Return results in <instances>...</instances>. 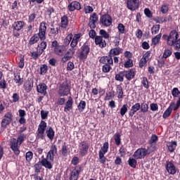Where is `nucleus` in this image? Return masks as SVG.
I'll return each mask as SVG.
<instances>
[{
    "instance_id": "nucleus-1",
    "label": "nucleus",
    "mask_w": 180,
    "mask_h": 180,
    "mask_svg": "<svg viewBox=\"0 0 180 180\" xmlns=\"http://www.w3.org/2000/svg\"><path fill=\"white\" fill-rule=\"evenodd\" d=\"M162 38L167 40V46L174 47L175 50L180 49V38L179 33L176 30H173L170 32L169 35L164 34Z\"/></svg>"
},
{
    "instance_id": "nucleus-2",
    "label": "nucleus",
    "mask_w": 180,
    "mask_h": 180,
    "mask_svg": "<svg viewBox=\"0 0 180 180\" xmlns=\"http://www.w3.org/2000/svg\"><path fill=\"white\" fill-rule=\"evenodd\" d=\"M47 23L41 22L39 25L38 34H34L29 40L30 46L36 44L39 40H44L46 39V32L47 30Z\"/></svg>"
},
{
    "instance_id": "nucleus-3",
    "label": "nucleus",
    "mask_w": 180,
    "mask_h": 180,
    "mask_svg": "<svg viewBox=\"0 0 180 180\" xmlns=\"http://www.w3.org/2000/svg\"><path fill=\"white\" fill-rule=\"evenodd\" d=\"M81 37H82V34L81 33L75 34L74 35H72V34H69L64 39V44L65 46H69L70 43L71 49H75Z\"/></svg>"
},
{
    "instance_id": "nucleus-4",
    "label": "nucleus",
    "mask_w": 180,
    "mask_h": 180,
    "mask_svg": "<svg viewBox=\"0 0 180 180\" xmlns=\"http://www.w3.org/2000/svg\"><path fill=\"white\" fill-rule=\"evenodd\" d=\"M108 151H109V143L105 142L98 151V161L100 164H106L107 159L106 157H105V154H106Z\"/></svg>"
},
{
    "instance_id": "nucleus-5",
    "label": "nucleus",
    "mask_w": 180,
    "mask_h": 180,
    "mask_svg": "<svg viewBox=\"0 0 180 180\" xmlns=\"http://www.w3.org/2000/svg\"><path fill=\"white\" fill-rule=\"evenodd\" d=\"M47 129V123L44 121H41L40 124L38 126V129L37 130V140H44V131Z\"/></svg>"
},
{
    "instance_id": "nucleus-6",
    "label": "nucleus",
    "mask_w": 180,
    "mask_h": 180,
    "mask_svg": "<svg viewBox=\"0 0 180 180\" xmlns=\"http://www.w3.org/2000/svg\"><path fill=\"white\" fill-rule=\"evenodd\" d=\"M25 26V22L23 21H15L12 25L13 27V34L14 37H19L20 36V34L19 32L23 29Z\"/></svg>"
},
{
    "instance_id": "nucleus-7",
    "label": "nucleus",
    "mask_w": 180,
    "mask_h": 180,
    "mask_svg": "<svg viewBox=\"0 0 180 180\" xmlns=\"http://www.w3.org/2000/svg\"><path fill=\"white\" fill-rule=\"evenodd\" d=\"M70 91V84H68V82H64L59 86L58 95L60 96H68Z\"/></svg>"
},
{
    "instance_id": "nucleus-8",
    "label": "nucleus",
    "mask_w": 180,
    "mask_h": 180,
    "mask_svg": "<svg viewBox=\"0 0 180 180\" xmlns=\"http://www.w3.org/2000/svg\"><path fill=\"white\" fill-rule=\"evenodd\" d=\"M89 150V143L86 141H83L79 143V154L80 157H85Z\"/></svg>"
},
{
    "instance_id": "nucleus-9",
    "label": "nucleus",
    "mask_w": 180,
    "mask_h": 180,
    "mask_svg": "<svg viewBox=\"0 0 180 180\" xmlns=\"http://www.w3.org/2000/svg\"><path fill=\"white\" fill-rule=\"evenodd\" d=\"M148 154V150L146 148H140L134 152L133 157L135 160H143Z\"/></svg>"
},
{
    "instance_id": "nucleus-10",
    "label": "nucleus",
    "mask_w": 180,
    "mask_h": 180,
    "mask_svg": "<svg viewBox=\"0 0 180 180\" xmlns=\"http://www.w3.org/2000/svg\"><path fill=\"white\" fill-rule=\"evenodd\" d=\"M112 17L109 14H104L100 18V25L104 27H109L112 26Z\"/></svg>"
},
{
    "instance_id": "nucleus-11",
    "label": "nucleus",
    "mask_w": 180,
    "mask_h": 180,
    "mask_svg": "<svg viewBox=\"0 0 180 180\" xmlns=\"http://www.w3.org/2000/svg\"><path fill=\"white\" fill-rule=\"evenodd\" d=\"M10 148L12 150V151L15 154V155H19L20 154V150L19 148H20V145L18 143V141L15 138H12L10 140Z\"/></svg>"
},
{
    "instance_id": "nucleus-12",
    "label": "nucleus",
    "mask_w": 180,
    "mask_h": 180,
    "mask_svg": "<svg viewBox=\"0 0 180 180\" xmlns=\"http://www.w3.org/2000/svg\"><path fill=\"white\" fill-rule=\"evenodd\" d=\"M91 51V48L86 44H84L80 48L79 57L82 60H86L88 54Z\"/></svg>"
},
{
    "instance_id": "nucleus-13",
    "label": "nucleus",
    "mask_w": 180,
    "mask_h": 180,
    "mask_svg": "<svg viewBox=\"0 0 180 180\" xmlns=\"http://www.w3.org/2000/svg\"><path fill=\"white\" fill-rule=\"evenodd\" d=\"M165 169L169 175H175L178 171L176 166H175L174 161L172 160L166 162Z\"/></svg>"
},
{
    "instance_id": "nucleus-14",
    "label": "nucleus",
    "mask_w": 180,
    "mask_h": 180,
    "mask_svg": "<svg viewBox=\"0 0 180 180\" xmlns=\"http://www.w3.org/2000/svg\"><path fill=\"white\" fill-rule=\"evenodd\" d=\"M81 166L77 165L76 166L74 169L70 174V180H78L79 178V174H81L82 171Z\"/></svg>"
},
{
    "instance_id": "nucleus-15",
    "label": "nucleus",
    "mask_w": 180,
    "mask_h": 180,
    "mask_svg": "<svg viewBox=\"0 0 180 180\" xmlns=\"http://www.w3.org/2000/svg\"><path fill=\"white\" fill-rule=\"evenodd\" d=\"M13 115L12 112H8L5 114L2 121H1V127H6L8 124H11V122H12V118Z\"/></svg>"
},
{
    "instance_id": "nucleus-16",
    "label": "nucleus",
    "mask_w": 180,
    "mask_h": 180,
    "mask_svg": "<svg viewBox=\"0 0 180 180\" xmlns=\"http://www.w3.org/2000/svg\"><path fill=\"white\" fill-rule=\"evenodd\" d=\"M75 53V49L74 48L70 49L69 51L62 58L61 61L63 63H67V61H70V60L72 58Z\"/></svg>"
},
{
    "instance_id": "nucleus-17",
    "label": "nucleus",
    "mask_w": 180,
    "mask_h": 180,
    "mask_svg": "<svg viewBox=\"0 0 180 180\" xmlns=\"http://www.w3.org/2000/svg\"><path fill=\"white\" fill-rule=\"evenodd\" d=\"M99 63H101V64L113 65V58L109 54L108 56H102L99 60Z\"/></svg>"
},
{
    "instance_id": "nucleus-18",
    "label": "nucleus",
    "mask_w": 180,
    "mask_h": 180,
    "mask_svg": "<svg viewBox=\"0 0 180 180\" xmlns=\"http://www.w3.org/2000/svg\"><path fill=\"white\" fill-rule=\"evenodd\" d=\"M41 164L42 167H44V168H47L48 169H51L53 168V161L50 160L49 158H44V156H43V158L41 160Z\"/></svg>"
},
{
    "instance_id": "nucleus-19",
    "label": "nucleus",
    "mask_w": 180,
    "mask_h": 180,
    "mask_svg": "<svg viewBox=\"0 0 180 180\" xmlns=\"http://www.w3.org/2000/svg\"><path fill=\"white\" fill-rule=\"evenodd\" d=\"M127 5L130 11H136V9H139V0H128Z\"/></svg>"
},
{
    "instance_id": "nucleus-20",
    "label": "nucleus",
    "mask_w": 180,
    "mask_h": 180,
    "mask_svg": "<svg viewBox=\"0 0 180 180\" xmlns=\"http://www.w3.org/2000/svg\"><path fill=\"white\" fill-rule=\"evenodd\" d=\"M57 154V146L52 145L50 150L48 152L46 158H49L50 161H54V155Z\"/></svg>"
},
{
    "instance_id": "nucleus-21",
    "label": "nucleus",
    "mask_w": 180,
    "mask_h": 180,
    "mask_svg": "<svg viewBox=\"0 0 180 180\" xmlns=\"http://www.w3.org/2000/svg\"><path fill=\"white\" fill-rule=\"evenodd\" d=\"M37 91L46 96L47 95V85L44 83L39 84L37 86Z\"/></svg>"
},
{
    "instance_id": "nucleus-22",
    "label": "nucleus",
    "mask_w": 180,
    "mask_h": 180,
    "mask_svg": "<svg viewBox=\"0 0 180 180\" xmlns=\"http://www.w3.org/2000/svg\"><path fill=\"white\" fill-rule=\"evenodd\" d=\"M95 44L96 46L101 47V49L106 47V41H105V39H103L101 36H96L95 37Z\"/></svg>"
},
{
    "instance_id": "nucleus-23",
    "label": "nucleus",
    "mask_w": 180,
    "mask_h": 180,
    "mask_svg": "<svg viewBox=\"0 0 180 180\" xmlns=\"http://www.w3.org/2000/svg\"><path fill=\"white\" fill-rule=\"evenodd\" d=\"M141 105L139 103H136L132 105L129 112V117H133V116L136 115V112H139V110L141 109Z\"/></svg>"
},
{
    "instance_id": "nucleus-24",
    "label": "nucleus",
    "mask_w": 180,
    "mask_h": 180,
    "mask_svg": "<svg viewBox=\"0 0 180 180\" xmlns=\"http://www.w3.org/2000/svg\"><path fill=\"white\" fill-rule=\"evenodd\" d=\"M123 75L125 77V78L127 79V81H131L133 78H134V76L136 74L134 73V70L132 69H130L127 71L123 72Z\"/></svg>"
},
{
    "instance_id": "nucleus-25",
    "label": "nucleus",
    "mask_w": 180,
    "mask_h": 180,
    "mask_svg": "<svg viewBox=\"0 0 180 180\" xmlns=\"http://www.w3.org/2000/svg\"><path fill=\"white\" fill-rule=\"evenodd\" d=\"M68 9L71 12L74 11H79L81 9V4L78 1H72L68 5Z\"/></svg>"
},
{
    "instance_id": "nucleus-26",
    "label": "nucleus",
    "mask_w": 180,
    "mask_h": 180,
    "mask_svg": "<svg viewBox=\"0 0 180 180\" xmlns=\"http://www.w3.org/2000/svg\"><path fill=\"white\" fill-rule=\"evenodd\" d=\"M72 105H74V101L72 100V97L69 96L68 100L67 101L64 107V112H70V110L72 109Z\"/></svg>"
},
{
    "instance_id": "nucleus-27",
    "label": "nucleus",
    "mask_w": 180,
    "mask_h": 180,
    "mask_svg": "<svg viewBox=\"0 0 180 180\" xmlns=\"http://www.w3.org/2000/svg\"><path fill=\"white\" fill-rule=\"evenodd\" d=\"M123 53V49L117 47L113 48L110 50L109 54L111 57H115V56H119Z\"/></svg>"
},
{
    "instance_id": "nucleus-28",
    "label": "nucleus",
    "mask_w": 180,
    "mask_h": 180,
    "mask_svg": "<svg viewBox=\"0 0 180 180\" xmlns=\"http://www.w3.org/2000/svg\"><path fill=\"white\" fill-rule=\"evenodd\" d=\"M24 89L26 92L29 93L33 89V80L30 79L24 84Z\"/></svg>"
},
{
    "instance_id": "nucleus-29",
    "label": "nucleus",
    "mask_w": 180,
    "mask_h": 180,
    "mask_svg": "<svg viewBox=\"0 0 180 180\" xmlns=\"http://www.w3.org/2000/svg\"><path fill=\"white\" fill-rule=\"evenodd\" d=\"M174 102H172L168 107V108L163 113L162 117L163 119H167L171 116V113H172V110H174Z\"/></svg>"
},
{
    "instance_id": "nucleus-30",
    "label": "nucleus",
    "mask_w": 180,
    "mask_h": 180,
    "mask_svg": "<svg viewBox=\"0 0 180 180\" xmlns=\"http://www.w3.org/2000/svg\"><path fill=\"white\" fill-rule=\"evenodd\" d=\"M58 32H60V28H58V27H53L50 29L49 36L57 39L58 37Z\"/></svg>"
},
{
    "instance_id": "nucleus-31",
    "label": "nucleus",
    "mask_w": 180,
    "mask_h": 180,
    "mask_svg": "<svg viewBox=\"0 0 180 180\" xmlns=\"http://www.w3.org/2000/svg\"><path fill=\"white\" fill-rule=\"evenodd\" d=\"M46 134L49 140L53 141L54 139L56 132L54 131V129H53V128L50 127L46 129Z\"/></svg>"
},
{
    "instance_id": "nucleus-32",
    "label": "nucleus",
    "mask_w": 180,
    "mask_h": 180,
    "mask_svg": "<svg viewBox=\"0 0 180 180\" xmlns=\"http://www.w3.org/2000/svg\"><path fill=\"white\" fill-rule=\"evenodd\" d=\"M176 141H171L167 143V147L169 153H174V151H175V149L176 148Z\"/></svg>"
},
{
    "instance_id": "nucleus-33",
    "label": "nucleus",
    "mask_w": 180,
    "mask_h": 180,
    "mask_svg": "<svg viewBox=\"0 0 180 180\" xmlns=\"http://www.w3.org/2000/svg\"><path fill=\"white\" fill-rule=\"evenodd\" d=\"M53 51L56 56H63L64 51H65V46L64 45H60L58 48L53 49Z\"/></svg>"
},
{
    "instance_id": "nucleus-34",
    "label": "nucleus",
    "mask_w": 180,
    "mask_h": 180,
    "mask_svg": "<svg viewBox=\"0 0 180 180\" xmlns=\"http://www.w3.org/2000/svg\"><path fill=\"white\" fill-rule=\"evenodd\" d=\"M60 27H61V29H67V27H68V16L64 15L61 18Z\"/></svg>"
},
{
    "instance_id": "nucleus-35",
    "label": "nucleus",
    "mask_w": 180,
    "mask_h": 180,
    "mask_svg": "<svg viewBox=\"0 0 180 180\" xmlns=\"http://www.w3.org/2000/svg\"><path fill=\"white\" fill-rule=\"evenodd\" d=\"M116 92L118 99H122L123 98V88L121 84L116 86Z\"/></svg>"
},
{
    "instance_id": "nucleus-36",
    "label": "nucleus",
    "mask_w": 180,
    "mask_h": 180,
    "mask_svg": "<svg viewBox=\"0 0 180 180\" xmlns=\"http://www.w3.org/2000/svg\"><path fill=\"white\" fill-rule=\"evenodd\" d=\"M44 41V40H42V41L38 45L37 48L41 53H44V51L46 49H47V42Z\"/></svg>"
},
{
    "instance_id": "nucleus-37",
    "label": "nucleus",
    "mask_w": 180,
    "mask_h": 180,
    "mask_svg": "<svg viewBox=\"0 0 180 180\" xmlns=\"http://www.w3.org/2000/svg\"><path fill=\"white\" fill-rule=\"evenodd\" d=\"M13 80L16 84H18V86L23 84V81H22V79L20 78V73H14Z\"/></svg>"
},
{
    "instance_id": "nucleus-38",
    "label": "nucleus",
    "mask_w": 180,
    "mask_h": 180,
    "mask_svg": "<svg viewBox=\"0 0 180 180\" xmlns=\"http://www.w3.org/2000/svg\"><path fill=\"white\" fill-rule=\"evenodd\" d=\"M162 37V34L160 33L156 35L155 37L152 39V44L153 46H157L158 43H160V40H161V37Z\"/></svg>"
},
{
    "instance_id": "nucleus-39",
    "label": "nucleus",
    "mask_w": 180,
    "mask_h": 180,
    "mask_svg": "<svg viewBox=\"0 0 180 180\" xmlns=\"http://www.w3.org/2000/svg\"><path fill=\"white\" fill-rule=\"evenodd\" d=\"M69 150L68 146H67V143L65 142L61 148L62 155H63V157H67V155H68Z\"/></svg>"
},
{
    "instance_id": "nucleus-40",
    "label": "nucleus",
    "mask_w": 180,
    "mask_h": 180,
    "mask_svg": "<svg viewBox=\"0 0 180 180\" xmlns=\"http://www.w3.org/2000/svg\"><path fill=\"white\" fill-rule=\"evenodd\" d=\"M86 108V102H85L84 101H81L79 105H77V109L79 112H80V113H82V112H84Z\"/></svg>"
},
{
    "instance_id": "nucleus-41",
    "label": "nucleus",
    "mask_w": 180,
    "mask_h": 180,
    "mask_svg": "<svg viewBox=\"0 0 180 180\" xmlns=\"http://www.w3.org/2000/svg\"><path fill=\"white\" fill-rule=\"evenodd\" d=\"M47 71H49V66L47 65L44 64L40 66V75H46L47 74Z\"/></svg>"
},
{
    "instance_id": "nucleus-42",
    "label": "nucleus",
    "mask_w": 180,
    "mask_h": 180,
    "mask_svg": "<svg viewBox=\"0 0 180 180\" xmlns=\"http://www.w3.org/2000/svg\"><path fill=\"white\" fill-rule=\"evenodd\" d=\"M41 54H43V53L37 49L36 51L31 53V57L33 58V60H37V58H39Z\"/></svg>"
},
{
    "instance_id": "nucleus-43",
    "label": "nucleus",
    "mask_w": 180,
    "mask_h": 180,
    "mask_svg": "<svg viewBox=\"0 0 180 180\" xmlns=\"http://www.w3.org/2000/svg\"><path fill=\"white\" fill-rule=\"evenodd\" d=\"M121 135L119 133H115L114 134V140L115 142L116 146H120L122 143V139H120Z\"/></svg>"
},
{
    "instance_id": "nucleus-44",
    "label": "nucleus",
    "mask_w": 180,
    "mask_h": 180,
    "mask_svg": "<svg viewBox=\"0 0 180 180\" xmlns=\"http://www.w3.org/2000/svg\"><path fill=\"white\" fill-rule=\"evenodd\" d=\"M26 139V134H20V135L18 136L16 141L17 143L20 145L22 146L23 141H25V139Z\"/></svg>"
},
{
    "instance_id": "nucleus-45",
    "label": "nucleus",
    "mask_w": 180,
    "mask_h": 180,
    "mask_svg": "<svg viewBox=\"0 0 180 180\" xmlns=\"http://www.w3.org/2000/svg\"><path fill=\"white\" fill-rule=\"evenodd\" d=\"M42 167H43V165H41V161H39L37 163H36L34 165L35 174H39L40 172V171H41Z\"/></svg>"
},
{
    "instance_id": "nucleus-46",
    "label": "nucleus",
    "mask_w": 180,
    "mask_h": 180,
    "mask_svg": "<svg viewBox=\"0 0 180 180\" xmlns=\"http://www.w3.org/2000/svg\"><path fill=\"white\" fill-rule=\"evenodd\" d=\"M128 106H127V104H124L120 110V113L122 116V117H123V116H124V115H126V113H127V111L129 110V109L127 108Z\"/></svg>"
},
{
    "instance_id": "nucleus-47",
    "label": "nucleus",
    "mask_w": 180,
    "mask_h": 180,
    "mask_svg": "<svg viewBox=\"0 0 180 180\" xmlns=\"http://www.w3.org/2000/svg\"><path fill=\"white\" fill-rule=\"evenodd\" d=\"M98 34H100V37H102V39H108L110 37L109 33L105 30H101Z\"/></svg>"
},
{
    "instance_id": "nucleus-48",
    "label": "nucleus",
    "mask_w": 180,
    "mask_h": 180,
    "mask_svg": "<svg viewBox=\"0 0 180 180\" xmlns=\"http://www.w3.org/2000/svg\"><path fill=\"white\" fill-rule=\"evenodd\" d=\"M117 30L120 34H124V33H126V27H124V25H123L122 23L118 24Z\"/></svg>"
},
{
    "instance_id": "nucleus-49",
    "label": "nucleus",
    "mask_w": 180,
    "mask_h": 180,
    "mask_svg": "<svg viewBox=\"0 0 180 180\" xmlns=\"http://www.w3.org/2000/svg\"><path fill=\"white\" fill-rule=\"evenodd\" d=\"M160 26L158 24L153 25L151 28V34L153 35L158 34V32H160Z\"/></svg>"
},
{
    "instance_id": "nucleus-50",
    "label": "nucleus",
    "mask_w": 180,
    "mask_h": 180,
    "mask_svg": "<svg viewBox=\"0 0 180 180\" xmlns=\"http://www.w3.org/2000/svg\"><path fill=\"white\" fill-rule=\"evenodd\" d=\"M128 164L129 166L131 167V168H136L137 165V160L134 158H129L128 160Z\"/></svg>"
},
{
    "instance_id": "nucleus-51",
    "label": "nucleus",
    "mask_w": 180,
    "mask_h": 180,
    "mask_svg": "<svg viewBox=\"0 0 180 180\" xmlns=\"http://www.w3.org/2000/svg\"><path fill=\"white\" fill-rule=\"evenodd\" d=\"M141 112H142V113H147V112H148V104L142 103L141 104Z\"/></svg>"
},
{
    "instance_id": "nucleus-52",
    "label": "nucleus",
    "mask_w": 180,
    "mask_h": 180,
    "mask_svg": "<svg viewBox=\"0 0 180 180\" xmlns=\"http://www.w3.org/2000/svg\"><path fill=\"white\" fill-rule=\"evenodd\" d=\"M172 95L174 98H180V91L178 88L174 87L172 91Z\"/></svg>"
},
{
    "instance_id": "nucleus-53",
    "label": "nucleus",
    "mask_w": 180,
    "mask_h": 180,
    "mask_svg": "<svg viewBox=\"0 0 180 180\" xmlns=\"http://www.w3.org/2000/svg\"><path fill=\"white\" fill-rule=\"evenodd\" d=\"M112 67H113V65H103L102 68L103 72H110Z\"/></svg>"
},
{
    "instance_id": "nucleus-54",
    "label": "nucleus",
    "mask_w": 180,
    "mask_h": 180,
    "mask_svg": "<svg viewBox=\"0 0 180 180\" xmlns=\"http://www.w3.org/2000/svg\"><path fill=\"white\" fill-rule=\"evenodd\" d=\"M172 55V49H165L163 53V58H168V57H171Z\"/></svg>"
},
{
    "instance_id": "nucleus-55",
    "label": "nucleus",
    "mask_w": 180,
    "mask_h": 180,
    "mask_svg": "<svg viewBox=\"0 0 180 180\" xmlns=\"http://www.w3.org/2000/svg\"><path fill=\"white\" fill-rule=\"evenodd\" d=\"M25 159L27 162H30L33 160V153L32 151H28L25 154Z\"/></svg>"
},
{
    "instance_id": "nucleus-56",
    "label": "nucleus",
    "mask_w": 180,
    "mask_h": 180,
    "mask_svg": "<svg viewBox=\"0 0 180 180\" xmlns=\"http://www.w3.org/2000/svg\"><path fill=\"white\" fill-rule=\"evenodd\" d=\"M124 77L123 72H121L119 74L115 75V79L120 82H123V81H124Z\"/></svg>"
},
{
    "instance_id": "nucleus-57",
    "label": "nucleus",
    "mask_w": 180,
    "mask_h": 180,
    "mask_svg": "<svg viewBox=\"0 0 180 180\" xmlns=\"http://www.w3.org/2000/svg\"><path fill=\"white\" fill-rule=\"evenodd\" d=\"M141 84L143 86L146 88V89H148V88H150V85L148 84V79H147V77H143L141 80Z\"/></svg>"
},
{
    "instance_id": "nucleus-58",
    "label": "nucleus",
    "mask_w": 180,
    "mask_h": 180,
    "mask_svg": "<svg viewBox=\"0 0 180 180\" xmlns=\"http://www.w3.org/2000/svg\"><path fill=\"white\" fill-rule=\"evenodd\" d=\"M12 103H16V102H19V100L20 99V96H19V94L15 93L12 96Z\"/></svg>"
},
{
    "instance_id": "nucleus-59",
    "label": "nucleus",
    "mask_w": 180,
    "mask_h": 180,
    "mask_svg": "<svg viewBox=\"0 0 180 180\" xmlns=\"http://www.w3.org/2000/svg\"><path fill=\"white\" fill-rule=\"evenodd\" d=\"M115 98V94L112 93V91H108L105 94V101H110V99H113Z\"/></svg>"
},
{
    "instance_id": "nucleus-60",
    "label": "nucleus",
    "mask_w": 180,
    "mask_h": 180,
    "mask_svg": "<svg viewBox=\"0 0 180 180\" xmlns=\"http://www.w3.org/2000/svg\"><path fill=\"white\" fill-rule=\"evenodd\" d=\"M125 68H131L133 67V60L128 59L124 64Z\"/></svg>"
},
{
    "instance_id": "nucleus-61",
    "label": "nucleus",
    "mask_w": 180,
    "mask_h": 180,
    "mask_svg": "<svg viewBox=\"0 0 180 180\" xmlns=\"http://www.w3.org/2000/svg\"><path fill=\"white\" fill-rule=\"evenodd\" d=\"M158 141V136L155 134H153L149 140V144H154Z\"/></svg>"
},
{
    "instance_id": "nucleus-62",
    "label": "nucleus",
    "mask_w": 180,
    "mask_h": 180,
    "mask_svg": "<svg viewBox=\"0 0 180 180\" xmlns=\"http://www.w3.org/2000/svg\"><path fill=\"white\" fill-rule=\"evenodd\" d=\"M147 63H148L147 60L141 58L139 62V68H143V67H146V65H147Z\"/></svg>"
},
{
    "instance_id": "nucleus-63",
    "label": "nucleus",
    "mask_w": 180,
    "mask_h": 180,
    "mask_svg": "<svg viewBox=\"0 0 180 180\" xmlns=\"http://www.w3.org/2000/svg\"><path fill=\"white\" fill-rule=\"evenodd\" d=\"M49 111H46V110H41V119H42V120H44L46 119H47L48 116H49Z\"/></svg>"
},
{
    "instance_id": "nucleus-64",
    "label": "nucleus",
    "mask_w": 180,
    "mask_h": 180,
    "mask_svg": "<svg viewBox=\"0 0 180 180\" xmlns=\"http://www.w3.org/2000/svg\"><path fill=\"white\" fill-rule=\"evenodd\" d=\"M74 68H75V65H74V63L69 61L68 63V65H67V70L72 71V70H74Z\"/></svg>"
}]
</instances>
